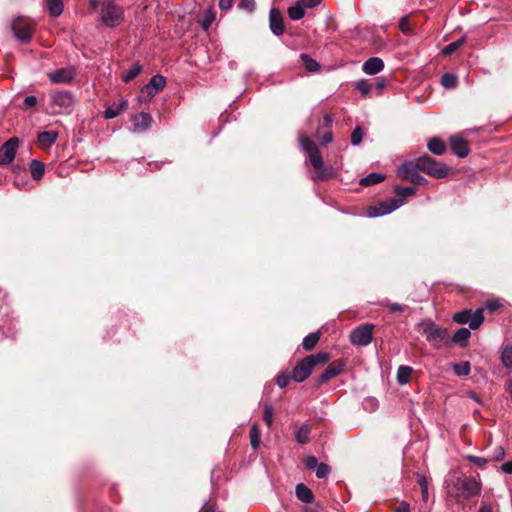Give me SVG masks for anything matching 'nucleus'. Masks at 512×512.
I'll return each mask as SVG.
<instances>
[{"mask_svg":"<svg viewBox=\"0 0 512 512\" xmlns=\"http://www.w3.org/2000/svg\"><path fill=\"white\" fill-rule=\"evenodd\" d=\"M447 498L455 503L462 504L480 493L481 483L474 477L450 475L446 481Z\"/></svg>","mask_w":512,"mask_h":512,"instance_id":"obj_1","label":"nucleus"},{"mask_svg":"<svg viewBox=\"0 0 512 512\" xmlns=\"http://www.w3.org/2000/svg\"><path fill=\"white\" fill-rule=\"evenodd\" d=\"M328 360L329 354L326 352H318L306 356L294 367L292 371V379L297 383L305 381L317 365L324 364Z\"/></svg>","mask_w":512,"mask_h":512,"instance_id":"obj_2","label":"nucleus"},{"mask_svg":"<svg viewBox=\"0 0 512 512\" xmlns=\"http://www.w3.org/2000/svg\"><path fill=\"white\" fill-rule=\"evenodd\" d=\"M426 340L434 347L450 346L451 340L447 329L440 327L430 319H424L419 323Z\"/></svg>","mask_w":512,"mask_h":512,"instance_id":"obj_3","label":"nucleus"},{"mask_svg":"<svg viewBox=\"0 0 512 512\" xmlns=\"http://www.w3.org/2000/svg\"><path fill=\"white\" fill-rule=\"evenodd\" d=\"M75 103V96L68 90L57 91L50 95L52 114H70Z\"/></svg>","mask_w":512,"mask_h":512,"instance_id":"obj_4","label":"nucleus"},{"mask_svg":"<svg viewBox=\"0 0 512 512\" xmlns=\"http://www.w3.org/2000/svg\"><path fill=\"white\" fill-rule=\"evenodd\" d=\"M100 21L107 27H116L124 21V11L113 1L103 2L100 7Z\"/></svg>","mask_w":512,"mask_h":512,"instance_id":"obj_5","label":"nucleus"},{"mask_svg":"<svg viewBox=\"0 0 512 512\" xmlns=\"http://www.w3.org/2000/svg\"><path fill=\"white\" fill-rule=\"evenodd\" d=\"M415 161L420 171L431 177L441 179L448 174L449 167L446 164L436 161L427 154L420 156Z\"/></svg>","mask_w":512,"mask_h":512,"instance_id":"obj_6","label":"nucleus"},{"mask_svg":"<svg viewBox=\"0 0 512 512\" xmlns=\"http://www.w3.org/2000/svg\"><path fill=\"white\" fill-rule=\"evenodd\" d=\"M420 169L416 161H405L397 169V176L402 180H407L414 185H426L428 180L420 175Z\"/></svg>","mask_w":512,"mask_h":512,"instance_id":"obj_7","label":"nucleus"},{"mask_svg":"<svg viewBox=\"0 0 512 512\" xmlns=\"http://www.w3.org/2000/svg\"><path fill=\"white\" fill-rule=\"evenodd\" d=\"M453 320L459 324H468L470 329H477L484 321L483 309L479 308L475 312L463 310L453 315Z\"/></svg>","mask_w":512,"mask_h":512,"instance_id":"obj_8","label":"nucleus"},{"mask_svg":"<svg viewBox=\"0 0 512 512\" xmlns=\"http://www.w3.org/2000/svg\"><path fill=\"white\" fill-rule=\"evenodd\" d=\"M404 201L402 199L391 198L385 201H382L372 207H370L367 211V215L370 218H376L380 216H384L392 213L401 205H403Z\"/></svg>","mask_w":512,"mask_h":512,"instance_id":"obj_9","label":"nucleus"},{"mask_svg":"<svg viewBox=\"0 0 512 512\" xmlns=\"http://www.w3.org/2000/svg\"><path fill=\"white\" fill-rule=\"evenodd\" d=\"M374 326L372 324H362L354 328L350 333V341L353 345L367 346L371 343L373 336L372 330Z\"/></svg>","mask_w":512,"mask_h":512,"instance_id":"obj_10","label":"nucleus"},{"mask_svg":"<svg viewBox=\"0 0 512 512\" xmlns=\"http://www.w3.org/2000/svg\"><path fill=\"white\" fill-rule=\"evenodd\" d=\"M76 76V69L73 66H67L48 73L50 82L55 84H69Z\"/></svg>","mask_w":512,"mask_h":512,"instance_id":"obj_11","label":"nucleus"},{"mask_svg":"<svg viewBox=\"0 0 512 512\" xmlns=\"http://www.w3.org/2000/svg\"><path fill=\"white\" fill-rule=\"evenodd\" d=\"M19 140L16 137L10 138L0 148V164L7 165L11 163L16 155Z\"/></svg>","mask_w":512,"mask_h":512,"instance_id":"obj_12","label":"nucleus"},{"mask_svg":"<svg viewBox=\"0 0 512 512\" xmlns=\"http://www.w3.org/2000/svg\"><path fill=\"white\" fill-rule=\"evenodd\" d=\"M300 146L302 149L308 153L309 161L312 166H319L321 163V154L315 144V142L308 137H300L299 139Z\"/></svg>","mask_w":512,"mask_h":512,"instance_id":"obj_13","label":"nucleus"},{"mask_svg":"<svg viewBox=\"0 0 512 512\" xmlns=\"http://www.w3.org/2000/svg\"><path fill=\"white\" fill-rule=\"evenodd\" d=\"M15 38L20 43H28L32 37V29L23 19H17L12 23Z\"/></svg>","mask_w":512,"mask_h":512,"instance_id":"obj_14","label":"nucleus"},{"mask_svg":"<svg viewBox=\"0 0 512 512\" xmlns=\"http://www.w3.org/2000/svg\"><path fill=\"white\" fill-rule=\"evenodd\" d=\"M133 132L141 133L147 131L152 123V116L147 112H140L132 117Z\"/></svg>","mask_w":512,"mask_h":512,"instance_id":"obj_15","label":"nucleus"},{"mask_svg":"<svg viewBox=\"0 0 512 512\" xmlns=\"http://www.w3.org/2000/svg\"><path fill=\"white\" fill-rule=\"evenodd\" d=\"M269 26L272 33L276 36H280L284 32V23L280 11L276 8H272L269 13Z\"/></svg>","mask_w":512,"mask_h":512,"instance_id":"obj_16","label":"nucleus"},{"mask_svg":"<svg viewBox=\"0 0 512 512\" xmlns=\"http://www.w3.org/2000/svg\"><path fill=\"white\" fill-rule=\"evenodd\" d=\"M450 147L452 152L459 158H465L470 152L468 143L462 137H451Z\"/></svg>","mask_w":512,"mask_h":512,"instance_id":"obj_17","label":"nucleus"},{"mask_svg":"<svg viewBox=\"0 0 512 512\" xmlns=\"http://www.w3.org/2000/svg\"><path fill=\"white\" fill-rule=\"evenodd\" d=\"M343 371V366L339 362H332L328 365V367L323 371V373L318 378V384H322L324 382L329 381L330 379L338 376Z\"/></svg>","mask_w":512,"mask_h":512,"instance_id":"obj_18","label":"nucleus"},{"mask_svg":"<svg viewBox=\"0 0 512 512\" xmlns=\"http://www.w3.org/2000/svg\"><path fill=\"white\" fill-rule=\"evenodd\" d=\"M362 69L367 75H375L384 69V62L379 57H371L364 62Z\"/></svg>","mask_w":512,"mask_h":512,"instance_id":"obj_19","label":"nucleus"},{"mask_svg":"<svg viewBox=\"0 0 512 512\" xmlns=\"http://www.w3.org/2000/svg\"><path fill=\"white\" fill-rule=\"evenodd\" d=\"M315 174L313 175L314 180H328L335 176V169L331 165H324L323 160L319 166H313Z\"/></svg>","mask_w":512,"mask_h":512,"instance_id":"obj_20","label":"nucleus"},{"mask_svg":"<svg viewBox=\"0 0 512 512\" xmlns=\"http://www.w3.org/2000/svg\"><path fill=\"white\" fill-rule=\"evenodd\" d=\"M296 497L304 503H312L314 500V494L312 490L303 483H299L295 488Z\"/></svg>","mask_w":512,"mask_h":512,"instance_id":"obj_21","label":"nucleus"},{"mask_svg":"<svg viewBox=\"0 0 512 512\" xmlns=\"http://www.w3.org/2000/svg\"><path fill=\"white\" fill-rule=\"evenodd\" d=\"M128 107L127 100H121L118 104H113L111 106L106 107L104 111V117L106 119H114L118 115H120L124 110Z\"/></svg>","mask_w":512,"mask_h":512,"instance_id":"obj_22","label":"nucleus"},{"mask_svg":"<svg viewBox=\"0 0 512 512\" xmlns=\"http://www.w3.org/2000/svg\"><path fill=\"white\" fill-rule=\"evenodd\" d=\"M428 150L435 155H442L446 151V145L442 139L439 137H433L429 140L427 144Z\"/></svg>","mask_w":512,"mask_h":512,"instance_id":"obj_23","label":"nucleus"},{"mask_svg":"<svg viewBox=\"0 0 512 512\" xmlns=\"http://www.w3.org/2000/svg\"><path fill=\"white\" fill-rule=\"evenodd\" d=\"M471 336L469 329L467 328H459L453 335L451 343L459 344L462 347L467 346L468 339Z\"/></svg>","mask_w":512,"mask_h":512,"instance_id":"obj_24","label":"nucleus"},{"mask_svg":"<svg viewBox=\"0 0 512 512\" xmlns=\"http://www.w3.org/2000/svg\"><path fill=\"white\" fill-rule=\"evenodd\" d=\"M58 138V133L55 131H44L39 133L38 141L41 145L50 147L52 146Z\"/></svg>","mask_w":512,"mask_h":512,"instance_id":"obj_25","label":"nucleus"},{"mask_svg":"<svg viewBox=\"0 0 512 512\" xmlns=\"http://www.w3.org/2000/svg\"><path fill=\"white\" fill-rule=\"evenodd\" d=\"M305 15V7L301 4L299 0L295 3V5L288 8V16L291 20H300Z\"/></svg>","mask_w":512,"mask_h":512,"instance_id":"obj_26","label":"nucleus"},{"mask_svg":"<svg viewBox=\"0 0 512 512\" xmlns=\"http://www.w3.org/2000/svg\"><path fill=\"white\" fill-rule=\"evenodd\" d=\"M46 1V7L53 17H58L63 12V2L62 0H45Z\"/></svg>","mask_w":512,"mask_h":512,"instance_id":"obj_27","label":"nucleus"},{"mask_svg":"<svg viewBox=\"0 0 512 512\" xmlns=\"http://www.w3.org/2000/svg\"><path fill=\"white\" fill-rule=\"evenodd\" d=\"M30 172L34 180H40L45 172L44 164L36 159L32 160L30 163Z\"/></svg>","mask_w":512,"mask_h":512,"instance_id":"obj_28","label":"nucleus"},{"mask_svg":"<svg viewBox=\"0 0 512 512\" xmlns=\"http://www.w3.org/2000/svg\"><path fill=\"white\" fill-rule=\"evenodd\" d=\"M300 59L307 71L317 72L320 69V64L308 54L302 53Z\"/></svg>","mask_w":512,"mask_h":512,"instance_id":"obj_29","label":"nucleus"},{"mask_svg":"<svg viewBox=\"0 0 512 512\" xmlns=\"http://www.w3.org/2000/svg\"><path fill=\"white\" fill-rule=\"evenodd\" d=\"M384 179H385L384 174L372 172L369 175H367L366 177L361 178L359 183L362 186H371V185L380 183Z\"/></svg>","mask_w":512,"mask_h":512,"instance_id":"obj_30","label":"nucleus"},{"mask_svg":"<svg viewBox=\"0 0 512 512\" xmlns=\"http://www.w3.org/2000/svg\"><path fill=\"white\" fill-rule=\"evenodd\" d=\"M142 71V65L140 63H134L128 70H126L122 76V80L125 83L132 81Z\"/></svg>","mask_w":512,"mask_h":512,"instance_id":"obj_31","label":"nucleus"},{"mask_svg":"<svg viewBox=\"0 0 512 512\" xmlns=\"http://www.w3.org/2000/svg\"><path fill=\"white\" fill-rule=\"evenodd\" d=\"M311 428L309 425H302L296 432V441L300 444H305L310 441Z\"/></svg>","mask_w":512,"mask_h":512,"instance_id":"obj_32","label":"nucleus"},{"mask_svg":"<svg viewBox=\"0 0 512 512\" xmlns=\"http://www.w3.org/2000/svg\"><path fill=\"white\" fill-rule=\"evenodd\" d=\"M412 368L409 366H400L397 370V382L399 385H405L409 382Z\"/></svg>","mask_w":512,"mask_h":512,"instance_id":"obj_33","label":"nucleus"},{"mask_svg":"<svg viewBox=\"0 0 512 512\" xmlns=\"http://www.w3.org/2000/svg\"><path fill=\"white\" fill-rule=\"evenodd\" d=\"M320 339V334L318 332L310 333L304 337L302 346L305 350H312Z\"/></svg>","mask_w":512,"mask_h":512,"instance_id":"obj_34","label":"nucleus"},{"mask_svg":"<svg viewBox=\"0 0 512 512\" xmlns=\"http://www.w3.org/2000/svg\"><path fill=\"white\" fill-rule=\"evenodd\" d=\"M465 40H466L465 37H461L460 39L449 43L442 49L441 53L443 55H451L452 53L456 52L465 43Z\"/></svg>","mask_w":512,"mask_h":512,"instance_id":"obj_35","label":"nucleus"},{"mask_svg":"<svg viewBox=\"0 0 512 512\" xmlns=\"http://www.w3.org/2000/svg\"><path fill=\"white\" fill-rule=\"evenodd\" d=\"M441 84L446 89H452L457 85V77L453 73H445L441 77Z\"/></svg>","mask_w":512,"mask_h":512,"instance_id":"obj_36","label":"nucleus"},{"mask_svg":"<svg viewBox=\"0 0 512 512\" xmlns=\"http://www.w3.org/2000/svg\"><path fill=\"white\" fill-rule=\"evenodd\" d=\"M152 88L156 89V92L158 93L160 90H162L166 85V79L162 75H154L149 83Z\"/></svg>","mask_w":512,"mask_h":512,"instance_id":"obj_37","label":"nucleus"},{"mask_svg":"<svg viewBox=\"0 0 512 512\" xmlns=\"http://www.w3.org/2000/svg\"><path fill=\"white\" fill-rule=\"evenodd\" d=\"M364 135L365 132L363 128L361 126H357L351 133V144L353 146L359 145L362 142Z\"/></svg>","mask_w":512,"mask_h":512,"instance_id":"obj_38","label":"nucleus"},{"mask_svg":"<svg viewBox=\"0 0 512 512\" xmlns=\"http://www.w3.org/2000/svg\"><path fill=\"white\" fill-rule=\"evenodd\" d=\"M417 482L421 488V494L424 501L428 500V479L426 476L417 474Z\"/></svg>","mask_w":512,"mask_h":512,"instance_id":"obj_39","label":"nucleus"},{"mask_svg":"<svg viewBox=\"0 0 512 512\" xmlns=\"http://www.w3.org/2000/svg\"><path fill=\"white\" fill-rule=\"evenodd\" d=\"M157 94L156 89L152 88L150 84H146L141 89L140 99L150 101Z\"/></svg>","mask_w":512,"mask_h":512,"instance_id":"obj_40","label":"nucleus"},{"mask_svg":"<svg viewBox=\"0 0 512 512\" xmlns=\"http://www.w3.org/2000/svg\"><path fill=\"white\" fill-rule=\"evenodd\" d=\"M454 372L458 376H467L470 373V363L467 361L454 365Z\"/></svg>","mask_w":512,"mask_h":512,"instance_id":"obj_41","label":"nucleus"},{"mask_svg":"<svg viewBox=\"0 0 512 512\" xmlns=\"http://www.w3.org/2000/svg\"><path fill=\"white\" fill-rule=\"evenodd\" d=\"M315 472L317 478L323 479L330 474L331 467L326 463H319L315 469Z\"/></svg>","mask_w":512,"mask_h":512,"instance_id":"obj_42","label":"nucleus"},{"mask_svg":"<svg viewBox=\"0 0 512 512\" xmlns=\"http://www.w3.org/2000/svg\"><path fill=\"white\" fill-rule=\"evenodd\" d=\"M250 444L254 449H257L260 445V433L256 425H253L250 429Z\"/></svg>","mask_w":512,"mask_h":512,"instance_id":"obj_43","label":"nucleus"},{"mask_svg":"<svg viewBox=\"0 0 512 512\" xmlns=\"http://www.w3.org/2000/svg\"><path fill=\"white\" fill-rule=\"evenodd\" d=\"M263 420L265 421V423L268 427H271V425L273 423V407H272V405H270V404L264 405Z\"/></svg>","mask_w":512,"mask_h":512,"instance_id":"obj_44","label":"nucleus"},{"mask_svg":"<svg viewBox=\"0 0 512 512\" xmlns=\"http://www.w3.org/2000/svg\"><path fill=\"white\" fill-rule=\"evenodd\" d=\"M501 360L506 368H512V351L508 346L502 351Z\"/></svg>","mask_w":512,"mask_h":512,"instance_id":"obj_45","label":"nucleus"},{"mask_svg":"<svg viewBox=\"0 0 512 512\" xmlns=\"http://www.w3.org/2000/svg\"><path fill=\"white\" fill-rule=\"evenodd\" d=\"M290 379H292V373L283 372L277 376L276 383L280 388H285L289 384Z\"/></svg>","mask_w":512,"mask_h":512,"instance_id":"obj_46","label":"nucleus"},{"mask_svg":"<svg viewBox=\"0 0 512 512\" xmlns=\"http://www.w3.org/2000/svg\"><path fill=\"white\" fill-rule=\"evenodd\" d=\"M37 103H38L37 98L33 95H30V96L25 97V99L23 100V103L21 105V108L23 110H31L37 105Z\"/></svg>","mask_w":512,"mask_h":512,"instance_id":"obj_47","label":"nucleus"},{"mask_svg":"<svg viewBox=\"0 0 512 512\" xmlns=\"http://www.w3.org/2000/svg\"><path fill=\"white\" fill-rule=\"evenodd\" d=\"M395 193L399 197H408L412 196L416 193V189L414 187H396Z\"/></svg>","mask_w":512,"mask_h":512,"instance_id":"obj_48","label":"nucleus"},{"mask_svg":"<svg viewBox=\"0 0 512 512\" xmlns=\"http://www.w3.org/2000/svg\"><path fill=\"white\" fill-rule=\"evenodd\" d=\"M214 20L215 14L211 10L207 11L206 14L204 15V18L201 21L202 28L204 30L209 29Z\"/></svg>","mask_w":512,"mask_h":512,"instance_id":"obj_49","label":"nucleus"},{"mask_svg":"<svg viewBox=\"0 0 512 512\" xmlns=\"http://www.w3.org/2000/svg\"><path fill=\"white\" fill-rule=\"evenodd\" d=\"M355 87L362 95H367L371 90L370 84L368 83L367 80L364 79L358 81L355 84Z\"/></svg>","mask_w":512,"mask_h":512,"instance_id":"obj_50","label":"nucleus"},{"mask_svg":"<svg viewBox=\"0 0 512 512\" xmlns=\"http://www.w3.org/2000/svg\"><path fill=\"white\" fill-rule=\"evenodd\" d=\"M304 464L308 470H315L319 462L315 456L309 455L304 458Z\"/></svg>","mask_w":512,"mask_h":512,"instance_id":"obj_51","label":"nucleus"},{"mask_svg":"<svg viewBox=\"0 0 512 512\" xmlns=\"http://www.w3.org/2000/svg\"><path fill=\"white\" fill-rule=\"evenodd\" d=\"M382 306L384 307H387L389 309L390 312H403L404 311V307L402 305H400L399 303H392V302H389V301H383L381 303Z\"/></svg>","mask_w":512,"mask_h":512,"instance_id":"obj_52","label":"nucleus"},{"mask_svg":"<svg viewBox=\"0 0 512 512\" xmlns=\"http://www.w3.org/2000/svg\"><path fill=\"white\" fill-rule=\"evenodd\" d=\"M467 459L478 467H484L488 462L486 458L474 455H468Z\"/></svg>","mask_w":512,"mask_h":512,"instance_id":"obj_53","label":"nucleus"},{"mask_svg":"<svg viewBox=\"0 0 512 512\" xmlns=\"http://www.w3.org/2000/svg\"><path fill=\"white\" fill-rule=\"evenodd\" d=\"M505 456V449L503 446H497L493 451V458L497 461L502 460Z\"/></svg>","mask_w":512,"mask_h":512,"instance_id":"obj_54","label":"nucleus"},{"mask_svg":"<svg viewBox=\"0 0 512 512\" xmlns=\"http://www.w3.org/2000/svg\"><path fill=\"white\" fill-rule=\"evenodd\" d=\"M305 8H314L320 5L322 0H299Z\"/></svg>","mask_w":512,"mask_h":512,"instance_id":"obj_55","label":"nucleus"},{"mask_svg":"<svg viewBox=\"0 0 512 512\" xmlns=\"http://www.w3.org/2000/svg\"><path fill=\"white\" fill-rule=\"evenodd\" d=\"M363 404L365 407H369L371 410H375L378 407V401L375 398H367Z\"/></svg>","mask_w":512,"mask_h":512,"instance_id":"obj_56","label":"nucleus"},{"mask_svg":"<svg viewBox=\"0 0 512 512\" xmlns=\"http://www.w3.org/2000/svg\"><path fill=\"white\" fill-rule=\"evenodd\" d=\"M333 140V134L331 131H328L327 133L323 134L321 137V143L322 145H327L328 143L332 142Z\"/></svg>","mask_w":512,"mask_h":512,"instance_id":"obj_57","label":"nucleus"},{"mask_svg":"<svg viewBox=\"0 0 512 512\" xmlns=\"http://www.w3.org/2000/svg\"><path fill=\"white\" fill-rule=\"evenodd\" d=\"M309 505L305 507L304 512H320V506L318 503H308Z\"/></svg>","mask_w":512,"mask_h":512,"instance_id":"obj_58","label":"nucleus"},{"mask_svg":"<svg viewBox=\"0 0 512 512\" xmlns=\"http://www.w3.org/2000/svg\"><path fill=\"white\" fill-rule=\"evenodd\" d=\"M219 7L222 10H228L233 5V0H219Z\"/></svg>","mask_w":512,"mask_h":512,"instance_id":"obj_59","label":"nucleus"},{"mask_svg":"<svg viewBox=\"0 0 512 512\" xmlns=\"http://www.w3.org/2000/svg\"><path fill=\"white\" fill-rule=\"evenodd\" d=\"M501 470L506 474H512V460L503 463Z\"/></svg>","mask_w":512,"mask_h":512,"instance_id":"obj_60","label":"nucleus"},{"mask_svg":"<svg viewBox=\"0 0 512 512\" xmlns=\"http://www.w3.org/2000/svg\"><path fill=\"white\" fill-rule=\"evenodd\" d=\"M500 306L501 304L498 301H489L486 303V308L490 311H496Z\"/></svg>","mask_w":512,"mask_h":512,"instance_id":"obj_61","label":"nucleus"},{"mask_svg":"<svg viewBox=\"0 0 512 512\" xmlns=\"http://www.w3.org/2000/svg\"><path fill=\"white\" fill-rule=\"evenodd\" d=\"M395 512H410V506L406 502H402L395 510Z\"/></svg>","mask_w":512,"mask_h":512,"instance_id":"obj_62","label":"nucleus"},{"mask_svg":"<svg viewBox=\"0 0 512 512\" xmlns=\"http://www.w3.org/2000/svg\"><path fill=\"white\" fill-rule=\"evenodd\" d=\"M254 5H255L254 0H242L241 1V6L247 7L250 10H253Z\"/></svg>","mask_w":512,"mask_h":512,"instance_id":"obj_63","label":"nucleus"},{"mask_svg":"<svg viewBox=\"0 0 512 512\" xmlns=\"http://www.w3.org/2000/svg\"><path fill=\"white\" fill-rule=\"evenodd\" d=\"M200 512H213V506H209V502L205 501Z\"/></svg>","mask_w":512,"mask_h":512,"instance_id":"obj_64","label":"nucleus"}]
</instances>
